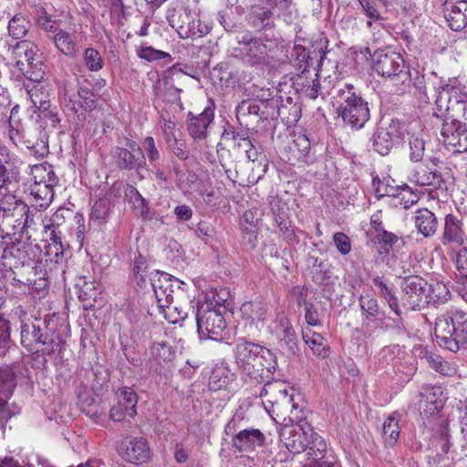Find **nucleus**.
<instances>
[{"mask_svg":"<svg viewBox=\"0 0 467 467\" xmlns=\"http://www.w3.org/2000/svg\"><path fill=\"white\" fill-rule=\"evenodd\" d=\"M400 138L401 130L399 120L380 121L370 138L372 150L381 156H387L400 142Z\"/></svg>","mask_w":467,"mask_h":467,"instance_id":"4468645a","label":"nucleus"},{"mask_svg":"<svg viewBox=\"0 0 467 467\" xmlns=\"http://www.w3.org/2000/svg\"><path fill=\"white\" fill-rule=\"evenodd\" d=\"M430 287V303H444L450 297V291L441 282H434L429 284Z\"/></svg>","mask_w":467,"mask_h":467,"instance_id":"3c124183","label":"nucleus"},{"mask_svg":"<svg viewBox=\"0 0 467 467\" xmlns=\"http://www.w3.org/2000/svg\"><path fill=\"white\" fill-rule=\"evenodd\" d=\"M402 304L408 309L415 310L430 304L429 283L419 275L406 276L401 284Z\"/></svg>","mask_w":467,"mask_h":467,"instance_id":"f8f14e48","label":"nucleus"},{"mask_svg":"<svg viewBox=\"0 0 467 467\" xmlns=\"http://www.w3.org/2000/svg\"><path fill=\"white\" fill-rule=\"evenodd\" d=\"M25 88L27 98L36 109L35 110L39 111L51 105L47 85L45 82L30 78L28 82L25 84Z\"/></svg>","mask_w":467,"mask_h":467,"instance_id":"393cba45","label":"nucleus"},{"mask_svg":"<svg viewBox=\"0 0 467 467\" xmlns=\"http://www.w3.org/2000/svg\"><path fill=\"white\" fill-rule=\"evenodd\" d=\"M46 254L49 261L55 265H62L65 263V254L60 239L51 240V243L47 246Z\"/></svg>","mask_w":467,"mask_h":467,"instance_id":"09e8293b","label":"nucleus"},{"mask_svg":"<svg viewBox=\"0 0 467 467\" xmlns=\"http://www.w3.org/2000/svg\"><path fill=\"white\" fill-rule=\"evenodd\" d=\"M243 420L242 413L236 412L225 427L226 433L233 435L234 447L239 451L245 452L263 447L265 443V436L260 430L251 428L237 431Z\"/></svg>","mask_w":467,"mask_h":467,"instance_id":"1a4fd4ad","label":"nucleus"},{"mask_svg":"<svg viewBox=\"0 0 467 467\" xmlns=\"http://www.w3.org/2000/svg\"><path fill=\"white\" fill-rule=\"evenodd\" d=\"M442 389L438 386H426L420 393V410L426 417L438 413L444 405Z\"/></svg>","mask_w":467,"mask_h":467,"instance_id":"412c9836","label":"nucleus"},{"mask_svg":"<svg viewBox=\"0 0 467 467\" xmlns=\"http://www.w3.org/2000/svg\"><path fill=\"white\" fill-rule=\"evenodd\" d=\"M279 326L282 334V344L290 354L295 355L297 351V337L295 329L286 317H281L279 319Z\"/></svg>","mask_w":467,"mask_h":467,"instance_id":"a19ab883","label":"nucleus"},{"mask_svg":"<svg viewBox=\"0 0 467 467\" xmlns=\"http://www.w3.org/2000/svg\"><path fill=\"white\" fill-rule=\"evenodd\" d=\"M260 106L257 101L252 99L243 100L236 107V118L240 123L245 121L246 118L259 115Z\"/></svg>","mask_w":467,"mask_h":467,"instance_id":"49530a36","label":"nucleus"},{"mask_svg":"<svg viewBox=\"0 0 467 467\" xmlns=\"http://www.w3.org/2000/svg\"><path fill=\"white\" fill-rule=\"evenodd\" d=\"M333 241H334V244H335L337 249L338 250V252L341 254L346 255L350 252V250H351L350 239L344 233H341V232L336 233L333 236Z\"/></svg>","mask_w":467,"mask_h":467,"instance_id":"0e129e2a","label":"nucleus"},{"mask_svg":"<svg viewBox=\"0 0 467 467\" xmlns=\"http://www.w3.org/2000/svg\"><path fill=\"white\" fill-rule=\"evenodd\" d=\"M137 55L140 58L145 59L150 62L163 59L166 57H171V55L169 53L155 49L152 47H140L137 51Z\"/></svg>","mask_w":467,"mask_h":467,"instance_id":"6e6d98bb","label":"nucleus"},{"mask_svg":"<svg viewBox=\"0 0 467 467\" xmlns=\"http://www.w3.org/2000/svg\"><path fill=\"white\" fill-rule=\"evenodd\" d=\"M400 415L393 412L385 420L382 427V435L386 444L394 446L400 437Z\"/></svg>","mask_w":467,"mask_h":467,"instance_id":"72a5a7b5","label":"nucleus"},{"mask_svg":"<svg viewBox=\"0 0 467 467\" xmlns=\"http://www.w3.org/2000/svg\"><path fill=\"white\" fill-rule=\"evenodd\" d=\"M118 452L123 460L133 464H143L151 456L148 441L142 437L122 441L118 447Z\"/></svg>","mask_w":467,"mask_h":467,"instance_id":"dca6fc26","label":"nucleus"},{"mask_svg":"<svg viewBox=\"0 0 467 467\" xmlns=\"http://www.w3.org/2000/svg\"><path fill=\"white\" fill-rule=\"evenodd\" d=\"M84 60L87 67L90 71H99L103 67V60L99 52L92 47H88L84 52Z\"/></svg>","mask_w":467,"mask_h":467,"instance_id":"603ef678","label":"nucleus"},{"mask_svg":"<svg viewBox=\"0 0 467 467\" xmlns=\"http://www.w3.org/2000/svg\"><path fill=\"white\" fill-rule=\"evenodd\" d=\"M26 205L13 194L3 195L0 199V227L10 226V221L14 217H19L22 214V209Z\"/></svg>","mask_w":467,"mask_h":467,"instance_id":"5701e85b","label":"nucleus"},{"mask_svg":"<svg viewBox=\"0 0 467 467\" xmlns=\"http://www.w3.org/2000/svg\"><path fill=\"white\" fill-rule=\"evenodd\" d=\"M441 135L444 145L453 152L467 151V120L444 119Z\"/></svg>","mask_w":467,"mask_h":467,"instance_id":"2eb2a0df","label":"nucleus"},{"mask_svg":"<svg viewBox=\"0 0 467 467\" xmlns=\"http://www.w3.org/2000/svg\"><path fill=\"white\" fill-rule=\"evenodd\" d=\"M34 113L36 114L34 119L39 125L47 127L43 129L47 131L48 135L58 127L61 120L57 107H51V105L39 111L34 110Z\"/></svg>","mask_w":467,"mask_h":467,"instance_id":"f704fd0d","label":"nucleus"},{"mask_svg":"<svg viewBox=\"0 0 467 467\" xmlns=\"http://www.w3.org/2000/svg\"><path fill=\"white\" fill-rule=\"evenodd\" d=\"M142 147L145 159L147 158L150 163L156 167V162L161 159V153L155 145L154 139L150 136L146 137L142 141Z\"/></svg>","mask_w":467,"mask_h":467,"instance_id":"864d4df0","label":"nucleus"},{"mask_svg":"<svg viewBox=\"0 0 467 467\" xmlns=\"http://www.w3.org/2000/svg\"><path fill=\"white\" fill-rule=\"evenodd\" d=\"M254 5H252V15L253 16L259 21V24L254 22V25H261L263 26H267L271 25V18L275 16V11H274L270 5L266 3V0H254Z\"/></svg>","mask_w":467,"mask_h":467,"instance_id":"c03bdc74","label":"nucleus"},{"mask_svg":"<svg viewBox=\"0 0 467 467\" xmlns=\"http://www.w3.org/2000/svg\"><path fill=\"white\" fill-rule=\"evenodd\" d=\"M462 218L449 213L445 216L441 243L446 244H455L462 246L464 244L467 236L462 228Z\"/></svg>","mask_w":467,"mask_h":467,"instance_id":"aec40b11","label":"nucleus"},{"mask_svg":"<svg viewBox=\"0 0 467 467\" xmlns=\"http://www.w3.org/2000/svg\"><path fill=\"white\" fill-rule=\"evenodd\" d=\"M53 41L56 47L64 55L67 57H75L77 55L78 46L74 35L59 30L53 36Z\"/></svg>","mask_w":467,"mask_h":467,"instance_id":"4c0bfd02","label":"nucleus"},{"mask_svg":"<svg viewBox=\"0 0 467 467\" xmlns=\"http://www.w3.org/2000/svg\"><path fill=\"white\" fill-rule=\"evenodd\" d=\"M26 212H28V206L26 205L25 209H22V214L19 217H14L10 221V226H2L6 231H13V234H16V233L20 234H25V224H26L28 222L26 219H25V215L26 214ZM8 234L11 233L7 232Z\"/></svg>","mask_w":467,"mask_h":467,"instance_id":"bf43d9fd","label":"nucleus"},{"mask_svg":"<svg viewBox=\"0 0 467 467\" xmlns=\"http://www.w3.org/2000/svg\"><path fill=\"white\" fill-rule=\"evenodd\" d=\"M169 149L181 160H186L189 157V152L186 150L184 141L179 138L171 140L166 142Z\"/></svg>","mask_w":467,"mask_h":467,"instance_id":"69168bd1","label":"nucleus"},{"mask_svg":"<svg viewBox=\"0 0 467 467\" xmlns=\"http://www.w3.org/2000/svg\"><path fill=\"white\" fill-rule=\"evenodd\" d=\"M426 358L430 367L435 369L437 372L442 375L449 374V371L451 370L449 363L445 361L441 356L431 354L428 355Z\"/></svg>","mask_w":467,"mask_h":467,"instance_id":"680f3d73","label":"nucleus"},{"mask_svg":"<svg viewBox=\"0 0 467 467\" xmlns=\"http://www.w3.org/2000/svg\"><path fill=\"white\" fill-rule=\"evenodd\" d=\"M434 115L445 119L467 120V92L462 91L457 79L449 80L438 93Z\"/></svg>","mask_w":467,"mask_h":467,"instance_id":"39448f33","label":"nucleus"},{"mask_svg":"<svg viewBox=\"0 0 467 467\" xmlns=\"http://www.w3.org/2000/svg\"><path fill=\"white\" fill-rule=\"evenodd\" d=\"M175 358V352L171 347L165 343H155L150 348V368L161 372L162 368L169 367Z\"/></svg>","mask_w":467,"mask_h":467,"instance_id":"bb28decb","label":"nucleus"},{"mask_svg":"<svg viewBox=\"0 0 467 467\" xmlns=\"http://www.w3.org/2000/svg\"><path fill=\"white\" fill-rule=\"evenodd\" d=\"M408 178L411 183L420 187L440 188L443 182L441 173L424 163L415 165Z\"/></svg>","mask_w":467,"mask_h":467,"instance_id":"a211bd4d","label":"nucleus"},{"mask_svg":"<svg viewBox=\"0 0 467 467\" xmlns=\"http://www.w3.org/2000/svg\"><path fill=\"white\" fill-rule=\"evenodd\" d=\"M16 386L15 377L8 368H0V421L7 420L10 417L5 409L7 400L12 395Z\"/></svg>","mask_w":467,"mask_h":467,"instance_id":"a878e982","label":"nucleus"},{"mask_svg":"<svg viewBox=\"0 0 467 467\" xmlns=\"http://www.w3.org/2000/svg\"><path fill=\"white\" fill-rule=\"evenodd\" d=\"M66 213H68V210L59 208L50 217H45L44 219H42V224L44 229L46 230V233H47V231H50V240L60 239V237L58 236L59 232H57V229L65 223Z\"/></svg>","mask_w":467,"mask_h":467,"instance_id":"79ce46f5","label":"nucleus"},{"mask_svg":"<svg viewBox=\"0 0 467 467\" xmlns=\"http://www.w3.org/2000/svg\"><path fill=\"white\" fill-rule=\"evenodd\" d=\"M360 307L367 317H375L379 314V304L377 299L369 296H361L359 299Z\"/></svg>","mask_w":467,"mask_h":467,"instance_id":"052dcab7","label":"nucleus"},{"mask_svg":"<svg viewBox=\"0 0 467 467\" xmlns=\"http://www.w3.org/2000/svg\"><path fill=\"white\" fill-rule=\"evenodd\" d=\"M457 270V277H467V248H461L454 260Z\"/></svg>","mask_w":467,"mask_h":467,"instance_id":"e2e57ef3","label":"nucleus"},{"mask_svg":"<svg viewBox=\"0 0 467 467\" xmlns=\"http://www.w3.org/2000/svg\"><path fill=\"white\" fill-rule=\"evenodd\" d=\"M302 338L309 346L314 355L320 358H327L329 354V348L324 343V338L320 334L313 332L309 328L302 330Z\"/></svg>","mask_w":467,"mask_h":467,"instance_id":"c9c22d12","label":"nucleus"},{"mask_svg":"<svg viewBox=\"0 0 467 467\" xmlns=\"http://www.w3.org/2000/svg\"><path fill=\"white\" fill-rule=\"evenodd\" d=\"M372 241L377 244L378 253L381 255H387L400 241H402V238L394 233L381 230L375 234Z\"/></svg>","mask_w":467,"mask_h":467,"instance_id":"58836bf2","label":"nucleus"},{"mask_svg":"<svg viewBox=\"0 0 467 467\" xmlns=\"http://www.w3.org/2000/svg\"><path fill=\"white\" fill-rule=\"evenodd\" d=\"M182 88L176 86L173 76H165L155 85V93L158 97L171 103H181V92Z\"/></svg>","mask_w":467,"mask_h":467,"instance_id":"7c9ffc66","label":"nucleus"},{"mask_svg":"<svg viewBox=\"0 0 467 467\" xmlns=\"http://www.w3.org/2000/svg\"><path fill=\"white\" fill-rule=\"evenodd\" d=\"M234 363L245 380L256 383L266 381L262 389L269 384L277 368L275 355L267 348L244 337H238L233 343Z\"/></svg>","mask_w":467,"mask_h":467,"instance_id":"f03ea898","label":"nucleus"},{"mask_svg":"<svg viewBox=\"0 0 467 467\" xmlns=\"http://www.w3.org/2000/svg\"><path fill=\"white\" fill-rule=\"evenodd\" d=\"M260 397L265 399L264 402L272 404L273 410L275 407H285L291 410L290 420H296V424H285L281 428L279 436L285 448L292 453H300L307 448L313 450L317 447V451L323 452L326 443L317 436V433L311 429L307 422L296 415V406L294 401V389H287L283 383L269 384L261 389Z\"/></svg>","mask_w":467,"mask_h":467,"instance_id":"f257e3e1","label":"nucleus"},{"mask_svg":"<svg viewBox=\"0 0 467 467\" xmlns=\"http://www.w3.org/2000/svg\"><path fill=\"white\" fill-rule=\"evenodd\" d=\"M234 55L250 66H269L273 62V50L260 37L250 32L236 36Z\"/></svg>","mask_w":467,"mask_h":467,"instance_id":"0eeeda50","label":"nucleus"},{"mask_svg":"<svg viewBox=\"0 0 467 467\" xmlns=\"http://www.w3.org/2000/svg\"><path fill=\"white\" fill-rule=\"evenodd\" d=\"M29 28L30 22L23 16H15L8 23V32L14 39L24 37Z\"/></svg>","mask_w":467,"mask_h":467,"instance_id":"a18cd8bd","label":"nucleus"},{"mask_svg":"<svg viewBox=\"0 0 467 467\" xmlns=\"http://www.w3.org/2000/svg\"><path fill=\"white\" fill-rule=\"evenodd\" d=\"M434 332L440 347L453 353L467 349V312L452 309L440 316Z\"/></svg>","mask_w":467,"mask_h":467,"instance_id":"7ed1b4c3","label":"nucleus"},{"mask_svg":"<svg viewBox=\"0 0 467 467\" xmlns=\"http://www.w3.org/2000/svg\"><path fill=\"white\" fill-rule=\"evenodd\" d=\"M413 222L418 232L427 238L436 234L439 225L436 215L426 208L414 213Z\"/></svg>","mask_w":467,"mask_h":467,"instance_id":"cd10ccee","label":"nucleus"},{"mask_svg":"<svg viewBox=\"0 0 467 467\" xmlns=\"http://www.w3.org/2000/svg\"><path fill=\"white\" fill-rule=\"evenodd\" d=\"M39 343L36 346L34 352L42 355H52L60 351L64 344L62 337L56 331L55 324L50 320L44 319Z\"/></svg>","mask_w":467,"mask_h":467,"instance_id":"6ab92c4d","label":"nucleus"},{"mask_svg":"<svg viewBox=\"0 0 467 467\" xmlns=\"http://www.w3.org/2000/svg\"><path fill=\"white\" fill-rule=\"evenodd\" d=\"M111 157L119 170L138 171L146 166L142 149L135 140L128 138L112 150Z\"/></svg>","mask_w":467,"mask_h":467,"instance_id":"9b49d317","label":"nucleus"},{"mask_svg":"<svg viewBox=\"0 0 467 467\" xmlns=\"http://www.w3.org/2000/svg\"><path fill=\"white\" fill-rule=\"evenodd\" d=\"M187 120V128L190 136L196 140H205L207 137V129L213 120V111L207 108L197 116H191Z\"/></svg>","mask_w":467,"mask_h":467,"instance_id":"b1692460","label":"nucleus"},{"mask_svg":"<svg viewBox=\"0 0 467 467\" xmlns=\"http://www.w3.org/2000/svg\"><path fill=\"white\" fill-rule=\"evenodd\" d=\"M61 105L66 112L72 114H76L82 109L78 93L67 88L64 89Z\"/></svg>","mask_w":467,"mask_h":467,"instance_id":"de8ad7c7","label":"nucleus"},{"mask_svg":"<svg viewBox=\"0 0 467 467\" xmlns=\"http://www.w3.org/2000/svg\"><path fill=\"white\" fill-rule=\"evenodd\" d=\"M44 320L36 319L35 322L23 323L20 327L21 345L30 352H34L36 346L39 345L41 329Z\"/></svg>","mask_w":467,"mask_h":467,"instance_id":"c756f323","label":"nucleus"},{"mask_svg":"<svg viewBox=\"0 0 467 467\" xmlns=\"http://www.w3.org/2000/svg\"><path fill=\"white\" fill-rule=\"evenodd\" d=\"M37 25L47 32H56V22L52 16L48 15L44 9L40 10V14L36 18Z\"/></svg>","mask_w":467,"mask_h":467,"instance_id":"774afa93","label":"nucleus"},{"mask_svg":"<svg viewBox=\"0 0 467 467\" xmlns=\"http://www.w3.org/2000/svg\"><path fill=\"white\" fill-rule=\"evenodd\" d=\"M10 342V323L5 318H0V352L9 346Z\"/></svg>","mask_w":467,"mask_h":467,"instance_id":"338daca9","label":"nucleus"},{"mask_svg":"<svg viewBox=\"0 0 467 467\" xmlns=\"http://www.w3.org/2000/svg\"><path fill=\"white\" fill-rule=\"evenodd\" d=\"M366 52L372 57V67L382 78H390L404 84L410 79V72L406 68L403 57L389 47L380 48L370 53L369 48Z\"/></svg>","mask_w":467,"mask_h":467,"instance_id":"6e6552de","label":"nucleus"},{"mask_svg":"<svg viewBox=\"0 0 467 467\" xmlns=\"http://www.w3.org/2000/svg\"><path fill=\"white\" fill-rule=\"evenodd\" d=\"M243 317L250 325H254L257 331L264 328L267 316L266 306L261 302H246L241 306Z\"/></svg>","mask_w":467,"mask_h":467,"instance_id":"c85d7f7f","label":"nucleus"},{"mask_svg":"<svg viewBox=\"0 0 467 467\" xmlns=\"http://www.w3.org/2000/svg\"><path fill=\"white\" fill-rule=\"evenodd\" d=\"M197 331L202 338L217 339L226 328V322L220 307L202 305L195 313Z\"/></svg>","mask_w":467,"mask_h":467,"instance_id":"9d476101","label":"nucleus"},{"mask_svg":"<svg viewBox=\"0 0 467 467\" xmlns=\"http://www.w3.org/2000/svg\"><path fill=\"white\" fill-rule=\"evenodd\" d=\"M360 6L362 7L365 15L369 18L367 22V26L370 27L372 21L381 19V16L378 10L377 4L374 0H358Z\"/></svg>","mask_w":467,"mask_h":467,"instance_id":"4d7b16f0","label":"nucleus"},{"mask_svg":"<svg viewBox=\"0 0 467 467\" xmlns=\"http://www.w3.org/2000/svg\"><path fill=\"white\" fill-rule=\"evenodd\" d=\"M441 12L448 26L453 31L466 28L464 33L467 37V3L443 1Z\"/></svg>","mask_w":467,"mask_h":467,"instance_id":"f3484780","label":"nucleus"},{"mask_svg":"<svg viewBox=\"0 0 467 467\" xmlns=\"http://www.w3.org/2000/svg\"><path fill=\"white\" fill-rule=\"evenodd\" d=\"M110 207L111 203L109 200L106 198L98 200L91 209V220L97 221L99 223H101L108 218Z\"/></svg>","mask_w":467,"mask_h":467,"instance_id":"8fccbe9b","label":"nucleus"},{"mask_svg":"<svg viewBox=\"0 0 467 467\" xmlns=\"http://www.w3.org/2000/svg\"><path fill=\"white\" fill-rule=\"evenodd\" d=\"M332 103L345 124L352 129H361L369 119L368 102L357 93L351 84H345L336 90Z\"/></svg>","mask_w":467,"mask_h":467,"instance_id":"20e7f679","label":"nucleus"},{"mask_svg":"<svg viewBox=\"0 0 467 467\" xmlns=\"http://www.w3.org/2000/svg\"><path fill=\"white\" fill-rule=\"evenodd\" d=\"M234 378V374L231 371L228 366L221 364L212 370L209 379V385L213 389H220L226 387L231 381H233Z\"/></svg>","mask_w":467,"mask_h":467,"instance_id":"ea45409f","label":"nucleus"},{"mask_svg":"<svg viewBox=\"0 0 467 467\" xmlns=\"http://www.w3.org/2000/svg\"><path fill=\"white\" fill-rule=\"evenodd\" d=\"M32 117L30 122L21 128L20 144L24 145L29 154L36 158H43L49 152L47 131Z\"/></svg>","mask_w":467,"mask_h":467,"instance_id":"ddd939ff","label":"nucleus"},{"mask_svg":"<svg viewBox=\"0 0 467 467\" xmlns=\"http://www.w3.org/2000/svg\"><path fill=\"white\" fill-rule=\"evenodd\" d=\"M82 110L90 111L96 108V99L93 92L87 87H79L78 91Z\"/></svg>","mask_w":467,"mask_h":467,"instance_id":"5fc2aeb1","label":"nucleus"},{"mask_svg":"<svg viewBox=\"0 0 467 467\" xmlns=\"http://www.w3.org/2000/svg\"><path fill=\"white\" fill-rule=\"evenodd\" d=\"M55 185L47 184H31L30 195L32 197V206L36 210L47 209L54 197L53 187Z\"/></svg>","mask_w":467,"mask_h":467,"instance_id":"2f4dec72","label":"nucleus"},{"mask_svg":"<svg viewBox=\"0 0 467 467\" xmlns=\"http://www.w3.org/2000/svg\"><path fill=\"white\" fill-rule=\"evenodd\" d=\"M427 138L428 135L422 130L410 134L409 148L411 161L419 162L422 160Z\"/></svg>","mask_w":467,"mask_h":467,"instance_id":"e433bc0d","label":"nucleus"},{"mask_svg":"<svg viewBox=\"0 0 467 467\" xmlns=\"http://www.w3.org/2000/svg\"><path fill=\"white\" fill-rule=\"evenodd\" d=\"M437 446L440 448L441 452H438L437 455L433 458V464L435 466L443 461L444 455H446L450 450V439L446 428L441 430V437L437 441Z\"/></svg>","mask_w":467,"mask_h":467,"instance_id":"13d9d810","label":"nucleus"},{"mask_svg":"<svg viewBox=\"0 0 467 467\" xmlns=\"http://www.w3.org/2000/svg\"><path fill=\"white\" fill-rule=\"evenodd\" d=\"M167 274H160L157 272L153 277H150L151 286L153 288L158 306L161 309L165 319L171 324H176L180 320H184L192 309L194 313L193 306L186 305H174L173 290L170 283Z\"/></svg>","mask_w":467,"mask_h":467,"instance_id":"423d86ee","label":"nucleus"},{"mask_svg":"<svg viewBox=\"0 0 467 467\" xmlns=\"http://www.w3.org/2000/svg\"><path fill=\"white\" fill-rule=\"evenodd\" d=\"M32 184L56 185L57 178L55 175L53 167L47 162L35 164L30 167Z\"/></svg>","mask_w":467,"mask_h":467,"instance_id":"473e14b6","label":"nucleus"},{"mask_svg":"<svg viewBox=\"0 0 467 467\" xmlns=\"http://www.w3.org/2000/svg\"><path fill=\"white\" fill-rule=\"evenodd\" d=\"M118 402L125 405L124 410L128 412L130 418L133 419L137 414L138 396L136 392L130 387H122L116 392Z\"/></svg>","mask_w":467,"mask_h":467,"instance_id":"37998d69","label":"nucleus"},{"mask_svg":"<svg viewBox=\"0 0 467 467\" xmlns=\"http://www.w3.org/2000/svg\"><path fill=\"white\" fill-rule=\"evenodd\" d=\"M37 47L27 40L17 42L11 49L12 57L20 70H25V65L33 66L36 60Z\"/></svg>","mask_w":467,"mask_h":467,"instance_id":"4be33fe9","label":"nucleus"}]
</instances>
